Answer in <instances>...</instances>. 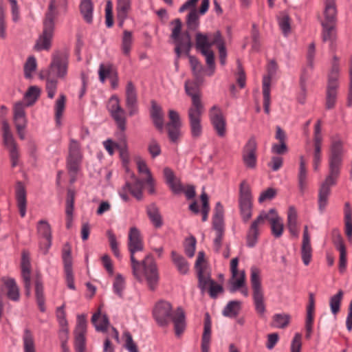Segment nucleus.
<instances>
[{
  "label": "nucleus",
  "instance_id": "nucleus-1",
  "mask_svg": "<svg viewBox=\"0 0 352 352\" xmlns=\"http://www.w3.org/2000/svg\"><path fill=\"white\" fill-rule=\"evenodd\" d=\"M127 245L133 276L140 283L145 280L150 290H155L158 285L160 274L153 255L148 254L141 261L135 257L137 252L144 250L143 239L140 231L136 227L130 228Z\"/></svg>",
  "mask_w": 352,
  "mask_h": 352
},
{
  "label": "nucleus",
  "instance_id": "nucleus-2",
  "mask_svg": "<svg viewBox=\"0 0 352 352\" xmlns=\"http://www.w3.org/2000/svg\"><path fill=\"white\" fill-rule=\"evenodd\" d=\"M345 151L342 141L334 140L332 141L328 155V175L321 184L319 190L318 206L323 211L327 204L328 197L330 194L331 186L337 183L341 173Z\"/></svg>",
  "mask_w": 352,
  "mask_h": 352
},
{
  "label": "nucleus",
  "instance_id": "nucleus-3",
  "mask_svg": "<svg viewBox=\"0 0 352 352\" xmlns=\"http://www.w3.org/2000/svg\"><path fill=\"white\" fill-rule=\"evenodd\" d=\"M153 314L157 323L161 327H166L171 320L174 324L175 333L177 337H180L186 329V317L182 308L178 307L172 313V306L170 302L160 300L156 303Z\"/></svg>",
  "mask_w": 352,
  "mask_h": 352
},
{
  "label": "nucleus",
  "instance_id": "nucleus-4",
  "mask_svg": "<svg viewBox=\"0 0 352 352\" xmlns=\"http://www.w3.org/2000/svg\"><path fill=\"white\" fill-rule=\"evenodd\" d=\"M58 14L56 1L50 0L43 22V32L38 38L34 46L37 51H48L51 48L55 30V19Z\"/></svg>",
  "mask_w": 352,
  "mask_h": 352
},
{
  "label": "nucleus",
  "instance_id": "nucleus-5",
  "mask_svg": "<svg viewBox=\"0 0 352 352\" xmlns=\"http://www.w3.org/2000/svg\"><path fill=\"white\" fill-rule=\"evenodd\" d=\"M336 15L337 9L335 0H325L324 16V20L321 22L322 27V38L323 42L329 43V48L331 50L336 49Z\"/></svg>",
  "mask_w": 352,
  "mask_h": 352
},
{
  "label": "nucleus",
  "instance_id": "nucleus-6",
  "mask_svg": "<svg viewBox=\"0 0 352 352\" xmlns=\"http://www.w3.org/2000/svg\"><path fill=\"white\" fill-rule=\"evenodd\" d=\"M340 67L339 60L333 56L331 69L328 74V82L326 91L325 107L327 109L334 108L338 97L339 87Z\"/></svg>",
  "mask_w": 352,
  "mask_h": 352
},
{
  "label": "nucleus",
  "instance_id": "nucleus-7",
  "mask_svg": "<svg viewBox=\"0 0 352 352\" xmlns=\"http://www.w3.org/2000/svg\"><path fill=\"white\" fill-rule=\"evenodd\" d=\"M250 281L255 310L256 313L262 317L265 315L266 309L264 292L261 286L260 270L256 267H251Z\"/></svg>",
  "mask_w": 352,
  "mask_h": 352
},
{
  "label": "nucleus",
  "instance_id": "nucleus-8",
  "mask_svg": "<svg viewBox=\"0 0 352 352\" xmlns=\"http://www.w3.org/2000/svg\"><path fill=\"white\" fill-rule=\"evenodd\" d=\"M69 52L64 48L58 50L52 54L49 74H54L58 78H65L67 74Z\"/></svg>",
  "mask_w": 352,
  "mask_h": 352
},
{
  "label": "nucleus",
  "instance_id": "nucleus-9",
  "mask_svg": "<svg viewBox=\"0 0 352 352\" xmlns=\"http://www.w3.org/2000/svg\"><path fill=\"white\" fill-rule=\"evenodd\" d=\"M239 207L243 221L247 223L252 216V196L250 187L245 181L240 184Z\"/></svg>",
  "mask_w": 352,
  "mask_h": 352
},
{
  "label": "nucleus",
  "instance_id": "nucleus-10",
  "mask_svg": "<svg viewBox=\"0 0 352 352\" xmlns=\"http://www.w3.org/2000/svg\"><path fill=\"white\" fill-rule=\"evenodd\" d=\"M107 109L110 116L116 122L120 133H125L126 129V113L121 107L118 96H112L107 104Z\"/></svg>",
  "mask_w": 352,
  "mask_h": 352
},
{
  "label": "nucleus",
  "instance_id": "nucleus-11",
  "mask_svg": "<svg viewBox=\"0 0 352 352\" xmlns=\"http://www.w3.org/2000/svg\"><path fill=\"white\" fill-rule=\"evenodd\" d=\"M174 27L172 30L171 38L176 44L175 52L179 56L182 51H190L191 47L190 36L188 32L181 34L182 22L180 19H176L172 21Z\"/></svg>",
  "mask_w": 352,
  "mask_h": 352
},
{
  "label": "nucleus",
  "instance_id": "nucleus-12",
  "mask_svg": "<svg viewBox=\"0 0 352 352\" xmlns=\"http://www.w3.org/2000/svg\"><path fill=\"white\" fill-rule=\"evenodd\" d=\"M68 156L67 158V166L71 173L76 174L79 168L82 160V153L79 142L70 139L68 146Z\"/></svg>",
  "mask_w": 352,
  "mask_h": 352
},
{
  "label": "nucleus",
  "instance_id": "nucleus-13",
  "mask_svg": "<svg viewBox=\"0 0 352 352\" xmlns=\"http://www.w3.org/2000/svg\"><path fill=\"white\" fill-rule=\"evenodd\" d=\"M36 230L40 239L39 249L43 254H46L52 246L51 226L47 221L40 220L37 223Z\"/></svg>",
  "mask_w": 352,
  "mask_h": 352
},
{
  "label": "nucleus",
  "instance_id": "nucleus-14",
  "mask_svg": "<svg viewBox=\"0 0 352 352\" xmlns=\"http://www.w3.org/2000/svg\"><path fill=\"white\" fill-rule=\"evenodd\" d=\"M204 111V107H189L188 118L192 138H197L202 133L201 116Z\"/></svg>",
  "mask_w": 352,
  "mask_h": 352
},
{
  "label": "nucleus",
  "instance_id": "nucleus-15",
  "mask_svg": "<svg viewBox=\"0 0 352 352\" xmlns=\"http://www.w3.org/2000/svg\"><path fill=\"white\" fill-rule=\"evenodd\" d=\"M258 216L263 217L262 225L266 221H270L272 233L276 238H279L282 236L284 229L283 220L274 209H270L268 212L262 211Z\"/></svg>",
  "mask_w": 352,
  "mask_h": 352
},
{
  "label": "nucleus",
  "instance_id": "nucleus-16",
  "mask_svg": "<svg viewBox=\"0 0 352 352\" xmlns=\"http://www.w3.org/2000/svg\"><path fill=\"white\" fill-rule=\"evenodd\" d=\"M210 122L219 137H224L226 133V121L222 111L217 105H214L209 111Z\"/></svg>",
  "mask_w": 352,
  "mask_h": 352
},
{
  "label": "nucleus",
  "instance_id": "nucleus-17",
  "mask_svg": "<svg viewBox=\"0 0 352 352\" xmlns=\"http://www.w3.org/2000/svg\"><path fill=\"white\" fill-rule=\"evenodd\" d=\"M62 258L64 264V270L67 287L71 289H75L74 279L72 270V257L70 245L67 243L62 250Z\"/></svg>",
  "mask_w": 352,
  "mask_h": 352
},
{
  "label": "nucleus",
  "instance_id": "nucleus-18",
  "mask_svg": "<svg viewBox=\"0 0 352 352\" xmlns=\"http://www.w3.org/2000/svg\"><path fill=\"white\" fill-rule=\"evenodd\" d=\"M125 106L129 116L138 113V93L134 84L129 81L125 89Z\"/></svg>",
  "mask_w": 352,
  "mask_h": 352
},
{
  "label": "nucleus",
  "instance_id": "nucleus-19",
  "mask_svg": "<svg viewBox=\"0 0 352 352\" xmlns=\"http://www.w3.org/2000/svg\"><path fill=\"white\" fill-rule=\"evenodd\" d=\"M257 144L254 137L250 138L243 149V161L249 168H254L256 165Z\"/></svg>",
  "mask_w": 352,
  "mask_h": 352
},
{
  "label": "nucleus",
  "instance_id": "nucleus-20",
  "mask_svg": "<svg viewBox=\"0 0 352 352\" xmlns=\"http://www.w3.org/2000/svg\"><path fill=\"white\" fill-rule=\"evenodd\" d=\"M21 276L24 284V287L25 289V294L28 296H29L31 294V287H32V283H31V278H30V253L26 251L23 250L22 252L21 255Z\"/></svg>",
  "mask_w": 352,
  "mask_h": 352
},
{
  "label": "nucleus",
  "instance_id": "nucleus-21",
  "mask_svg": "<svg viewBox=\"0 0 352 352\" xmlns=\"http://www.w3.org/2000/svg\"><path fill=\"white\" fill-rule=\"evenodd\" d=\"M185 91L192 100V104L190 107H204L201 100V94L199 90L198 85L196 82L186 80L184 85Z\"/></svg>",
  "mask_w": 352,
  "mask_h": 352
},
{
  "label": "nucleus",
  "instance_id": "nucleus-22",
  "mask_svg": "<svg viewBox=\"0 0 352 352\" xmlns=\"http://www.w3.org/2000/svg\"><path fill=\"white\" fill-rule=\"evenodd\" d=\"M276 129L275 138L278 141V143L272 144L271 151L272 153L276 155H284L288 151V148L286 144L287 135L285 131L279 126H277Z\"/></svg>",
  "mask_w": 352,
  "mask_h": 352
},
{
  "label": "nucleus",
  "instance_id": "nucleus-23",
  "mask_svg": "<svg viewBox=\"0 0 352 352\" xmlns=\"http://www.w3.org/2000/svg\"><path fill=\"white\" fill-rule=\"evenodd\" d=\"M16 205L21 217L26 214L27 208V194L25 186L21 182H18L16 185L15 190Z\"/></svg>",
  "mask_w": 352,
  "mask_h": 352
},
{
  "label": "nucleus",
  "instance_id": "nucleus-24",
  "mask_svg": "<svg viewBox=\"0 0 352 352\" xmlns=\"http://www.w3.org/2000/svg\"><path fill=\"white\" fill-rule=\"evenodd\" d=\"M3 142L4 146L9 150L12 166L15 167L18 164L19 153L13 135L3 136Z\"/></svg>",
  "mask_w": 352,
  "mask_h": 352
},
{
  "label": "nucleus",
  "instance_id": "nucleus-25",
  "mask_svg": "<svg viewBox=\"0 0 352 352\" xmlns=\"http://www.w3.org/2000/svg\"><path fill=\"white\" fill-rule=\"evenodd\" d=\"M212 323L208 313L205 315L204 332L201 338V352H209L211 340Z\"/></svg>",
  "mask_w": 352,
  "mask_h": 352
},
{
  "label": "nucleus",
  "instance_id": "nucleus-26",
  "mask_svg": "<svg viewBox=\"0 0 352 352\" xmlns=\"http://www.w3.org/2000/svg\"><path fill=\"white\" fill-rule=\"evenodd\" d=\"M263 217L258 216L252 223L247 234V245L253 248L257 243L259 234L258 226H262Z\"/></svg>",
  "mask_w": 352,
  "mask_h": 352
},
{
  "label": "nucleus",
  "instance_id": "nucleus-27",
  "mask_svg": "<svg viewBox=\"0 0 352 352\" xmlns=\"http://www.w3.org/2000/svg\"><path fill=\"white\" fill-rule=\"evenodd\" d=\"M151 117L155 126L162 132L164 124V115L162 107L154 100L151 101Z\"/></svg>",
  "mask_w": 352,
  "mask_h": 352
},
{
  "label": "nucleus",
  "instance_id": "nucleus-28",
  "mask_svg": "<svg viewBox=\"0 0 352 352\" xmlns=\"http://www.w3.org/2000/svg\"><path fill=\"white\" fill-rule=\"evenodd\" d=\"M307 170L303 156L300 157L299 170L298 173V186L301 195H303L307 188Z\"/></svg>",
  "mask_w": 352,
  "mask_h": 352
},
{
  "label": "nucleus",
  "instance_id": "nucleus-29",
  "mask_svg": "<svg viewBox=\"0 0 352 352\" xmlns=\"http://www.w3.org/2000/svg\"><path fill=\"white\" fill-rule=\"evenodd\" d=\"M297 219L298 214L296 208L294 206H289L287 212V226L290 234L296 238L299 235Z\"/></svg>",
  "mask_w": 352,
  "mask_h": 352
},
{
  "label": "nucleus",
  "instance_id": "nucleus-30",
  "mask_svg": "<svg viewBox=\"0 0 352 352\" xmlns=\"http://www.w3.org/2000/svg\"><path fill=\"white\" fill-rule=\"evenodd\" d=\"M7 289V296L12 301H19L20 298L19 289L15 280L11 278L3 277L1 278Z\"/></svg>",
  "mask_w": 352,
  "mask_h": 352
},
{
  "label": "nucleus",
  "instance_id": "nucleus-31",
  "mask_svg": "<svg viewBox=\"0 0 352 352\" xmlns=\"http://www.w3.org/2000/svg\"><path fill=\"white\" fill-rule=\"evenodd\" d=\"M14 122L16 128H26L27 126L28 120L22 102L16 103L14 107Z\"/></svg>",
  "mask_w": 352,
  "mask_h": 352
},
{
  "label": "nucleus",
  "instance_id": "nucleus-32",
  "mask_svg": "<svg viewBox=\"0 0 352 352\" xmlns=\"http://www.w3.org/2000/svg\"><path fill=\"white\" fill-rule=\"evenodd\" d=\"M142 190L143 181L137 178H135V182L133 184L126 182L123 187L124 191H129L138 200H141L142 198Z\"/></svg>",
  "mask_w": 352,
  "mask_h": 352
},
{
  "label": "nucleus",
  "instance_id": "nucleus-33",
  "mask_svg": "<svg viewBox=\"0 0 352 352\" xmlns=\"http://www.w3.org/2000/svg\"><path fill=\"white\" fill-rule=\"evenodd\" d=\"M80 11L84 20L88 23H91L93 21L94 11V6L91 0H81Z\"/></svg>",
  "mask_w": 352,
  "mask_h": 352
},
{
  "label": "nucleus",
  "instance_id": "nucleus-34",
  "mask_svg": "<svg viewBox=\"0 0 352 352\" xmlns=\"http://www.w3.org/2000/svg\"><path fill=\"white\" fill-rule=\"evenodd\" d=\"M147 215L153 225L159 228L162 226V216L158 208L155 204H151L146 208Z\"/></svg>",
  "mask_w": 352,
  "mask_h": 352
},
{
  "label": "nucleus",
  "instance_id": "nucleus-35",
  "mask_svg": "<svg viewBox=\"0 0 352 352\" xmlns=\"http://www.w3.org/2000/svg\"><path fill=\"white\" fill-rule=\"evenodd\" d=\"M171 258L179 272L186 274L189 270V265L184 256L177 254L175 251L171 252Z\"/></svg>",
  "mask_w": 352,
  "mask_h": 352
},
{
  "label": "nucleus",
  "instance_id": "nucleus-36",
  "mask_svg": "<svg viewBox=\"0 0 352 352\" xmlns=\"http://www.w3.org/2000/svg\"><path fill=\"white\" fill-rule=\"evenodd\" d=\"M91 322L98 331H106L109 322L106 315L101 316L100 312L95 313L91 318Z\"/></svg>",
  "mask_w": 352,
  "mask_h": 352
},
{
  "label": "nucleus",
  "instance_id": "nucleus-37",
  "mask_svg": "<svg viewBox=\"0 0 352 352\" xmlns=\"http://www.w3.org/2000/svg\"><path fill=\"white\" fill-rule=\"evenodd\" d=\"M118 135L120 144H116V147L120 151V155L122 160L125 163H128L129 160V154L128 151V145L126 135L125 133H119Z\"/></svg>",
  "mask_w": 352,
  "mask_h": 352
},
{
  "label": "nucleus",
  "instance_id": "nucleus-38",
  "mask_svg": "<svg viewBox=\"0 0 352 352\" xmlns=\"http://www.w3.org/2000/svg\"><path fill=\"white\" fill-rule=\"evenodd\" d=\"M197 276L199 279V287L201 292L204 293L206 289L209 288L214 281L211 279L210 276L205 269H199Z\"/></svg>",
  "mask_w": 352,
  "mask_h": 352
},
{
  "label": "nucleus",
  "instance_id": "nucleus-39",
  "mask_svg": "<svg viewBox=\"0 0 352 352\" xmlns=\"http://www.w3.org/2000/svg\"><path fill=\"white\" fill-rule=\"evenodd\" d=\"M245 274L244 271H241L238 273V275L235 277L232 276V278L230 280V286L229 291L230 293H234L241 287L245 286Z\"/></svg>",
  "mask_w": 352,
  "mask_h": 352
},
{
  "label": "nucleus",
  "instance_id": "nucleus-40",
  "mask_svg": "<svg viewBox=\"0 0 352 352\" xmlns=\"http://www.w3.org/2000/svg\"><path fill=\"white\" fill-rule=\"evenodd\" d=\"M133 41V34L132 32L129 30H124L123 35L122 37V43H121V49L122 53L125 56H129L131 52V50L132 47Z\"/></svg>",
  "mask_w": 352,
  "mask_h": 352
},
{
  "label": "nucleus",
  "instance_id": "nucleus-41",
  "mask_svg": "<svg viewBox=\"0 0 352 352\" xmlns=\"http://www.w3.org/2000/svg\"><path fill=\"white\" fill-rule=\"evenodd\" d=\"M212 228L215 232V237L213 240L214 249L216 252H219L224 235V224H219V223L212 224Z\"/></svg>",
  "mask_w": 352,
  "mask_h": 352
},
{
  "label": "nucleus",
  "instance_id": "nucleus-42",
  "mask_svg": "<svg viewBox=\"0 0 352 352\" xmlns=\"http://www.w3.org/2000/svg\"><path fill=\"white\" fill-rule=\"evenodd\" d=\"M35 294L39 309L41 311L44 312L45 311V307L43 287L39 278H37L35 282Z\"/></svg>",
  "mask_w": 352,
  "mask_h": 352
},
{
  "label": "nucleus",
  "instance_id": "nucleus-43",
  "mask_svg": "<svg viewBox=\"0 0 352 352\" xmlns=\"http://www.w3.org/2000/svg\"><path fill=\"white\" fill-rule=\"evenodd\" d=\"M241 309V302L238 300L230 301L223 310V315L226 317H236Z\"/></svg>",
  "mask_w": 352,
  "mask_h": 352
},
{
  "label": "nucleus",
  "instance_id": "nucleus-44",
  "mask_svg": "<svg viewBox=\"0 0 352 352\" xmlns=\"http://www.w3.org/2000/svg\"><path fill=\"white\" fill-rule=\"evenodd\" d=\"M290 322V316L286 314H276L274 315L272 326L278 329L285 328Z\"/></svg>",
  "mask_w": 352,
  "mask_h": 352
},
{
  "label": "nucleus",
  "instance_id": "nucleus-45",
  "mask_svg": "<svg viewBox=\"0 0 352 352\" xmlns=\"http://www.w3.org/2000/svg\"><path fill=\"white\" fill-rule=\"evenodd\" d=\"M300 253L304 265L307 266L309 265L312 258L311 241H302Z\"/></svg>",
  "mask_w": 352,
  "mask_h": 352
},
{
  "label": "nucleus",
  "instance_id": "nucleus-46",
  "mask_svg": "<svg viewBox=\"0 0 352 352\" xmlns=\"http://www.w3.org/2000/svg\"><path fill=\"white\" fill-rule=\"evenodd\" d=\"M263 107L266 113H270V78H266L263 81Z\"/></svg>",
  "mask_w": 352,
  "mask_h": 352
},
{
  "label": "nucleus",
  "instance_id": "nucleus-47",
  "mask_svg": "<svg viewBox=\"0 0 352 352\" xmlns=\"http://www.w3.org/2000/svg\"><path fill=\"white\" fill-rule=\"evenodd\" d=\"M131 7V0H118L116 7L117 17L127 18Z\"/></svg>",
  "mask_w": 352,
  "mask_h": 352
},
{
  "label": "nucleus",
  "instance_id": "nucleus-48",
  "mask_svg": "<svg viewBox=\"0 0 352 352\" xmlns=\"http://www.w3.org/2000/svg\"><path fill=\"white\" fill-rule=\"evenodd\" d=\"M66 98L64 94H60L56 101L55 109V118L57 124H60V119L65 107Z\"/></svg>",
  "mask_w": 352,
  "mask_h": 352
},
{
  "label": "nucleus",
  "instance_id": "nucleus-49",
  "mask_svg": "<svg viewBox=\"0 0 352 352\" xmlns=\"http://www.w3.org/2000/svg\"><path fill=\"white\" fill-rule=\"evenodd\" d=\"M23 342L24 352H36L34 337L30 330H25Z\"/></svg>",
  "mask_w": 352,
  "mask_h": 352
},
{
  "label": "nucleus",
  "instance_id": "nucleus-50",
  "mask_svg": "<svg viewBox=\"0 0 352 352\" xmlns=\"http://www.w3.org/2000/svg\"><path fill=\"white\" fill-rule=\"evenodd\" d=\"M114 73H117L116 70L111 65L100 64L98 69L99 79L101 82H104L106 78L112 77Z\"/></svg>",
  "mask_w": 352,
  "mask_h": 352
},
{
  "label": "nucleus",
  "instance_id": "nucleus-51",
  "mask_svg": "<svg viewBox=\"0 0 352 352\" xmlns=\"http://www.w3.org/2000/svg\"><path fill=\"white\" fill-rule=\"evenodd\" d=\"M343 292L342 290H339L336 294L332 296L330 298L329 305L331 313L334 315H336L340 311V304L343 298Z\"/></svg>",
  "mask_w": 352,
  "mask_h": 352
},
{
  "label": "nucleus",
  "instance_id": "nucleus-52",
  "mask_svg": "<svg viewBox=\"0 0 352 352\" xmlns=\"http://www.w3.org/2000/svg\"><path fill=\"white\" fill-rule=\"evenodd\" d=\"M41 94V89L37 86H31L25 94L27 100V106L32 105L38 98Z\"/></svg>",
  "mask_w": 352,
  "mask_h": 352
},
{
  "label": "nucleus",
  "instance_id": "nucleus-53",
  "mask_svg": "<svg viewBox=\"0 0 352 352\" xmlns=\"http://www.w3.org/2000/svg\"><path fill=\"white\" fill-rule=\"evenodd\" d=\"M210 47L211 43L206 35L201 33H197L196 34V47L201 52V53L203 51L210 50Z\"/></svg>",
  "mask_w": 352,
  "mask_h": 352
},
{
  "label": "nucleus",
  "instance_id": "nucleus-54",
  "mask_svg": "<svg viewBox=\"0 0 352 352\" xmlns=\"http://www.w3.org/2000/svg\"><path fill=\"white\" fill-rule=\"evenodd\" d=\"M57 86L58 80L56 79L52 78L50 75L48 74L46 77L45 89L49 98L52 99L54 97L57 90Z\"/></svg>",
  "mask_w": 352,
  "mask_h": 352
},
{
  "label": "nucleus",
  "instance_id": "nucleus-55",
  "mask_svg": "<svg viewBox=\"0 0 352 352\" xmlns=\"http://www.w3.org/2000/svg\"><path fill=\"white\" fill-rule=\"evenodd\" d=\"M189 61L194 76L197 79H199L204 69L203 66L195 56H189Z\"/></svg>",
  "mask_w": 352,
  "mask_h": 352
},
{
  "label": "nucleus",
  "instance_id": "nucleus-56",
  "mask_svg": "<svg viewBox=\"0 0 352 352\" xmlns=\"http://www.w3.org/2000/svg\"><path fill=\"white\" fill-rule=\"evenodd\" d=\"M187 26L191 30H195L199 27V16L195 9L192 10L188 15Z\"/></svg>",
  "mask_w": 352,
  "mask_h": 352
},
{
  "label": "nucleus",
  "instance_id": "nucleus-57",
  "mask_svg": "<svg viewBox=\"0 0 352 352\" xmlns=\"http://www.w3.org/2000/svg\"><path fill=\"white\" fill-rule=\"evenodd\" d=\"M107 234L109 241V245H110V247H111V249L113 253L117 258H120L121 257V255H120V250L118 248V243L116 240V235L113 234V232L111 230H108L107 232Z\"/></svg>",
  "mask_w": 352,
  "mask_h": 352
},
{
  "label": "nucleus",
  "instance_id": "nucleus-58",
  "mask_svg": "<svg viewBox=\"0 0 352 352\" xmlns=\"http://www.w3.org/2000/svg\"><path fill=\"white\" fill-rule=\"evenodd\" d=\"M36 69V60L34 56L28 58L24 66V74L26 78H30L32 74Z\"/></svg>",
  "mask_w": 352,
  "mask_h": 352
},
{
  "label": "nucleus",
  "instance_id": "nucleus-59",
  "mask_svg": "<svg viewBox=\"0 0 352 352\" xmlns=\"http://www.w3.org/2000/svg\"><path fill=\"white\" fill-rule=\"evenodd\" d=\"M201 54L205 56L206 61L209 67L208 75L212 76L214 72V56L211 50L203 51Z\"/></svg>",
  "mask_w": 352,
  "mask_h": 352
},
{
  "label": "nucleus",
  "instance_id": "nucleus-60",
  "mask_svg": "<svg viewBox=\"0 0 352 352\" xmlns=\"http://www.w3.org/2000/svg\"><path fill=\"white\" fill-rule=\"evenodd\" d=\"M224 224L223 222V207L220 202H217L214 208V214L212 219V224Z\"/></svg>",
  "mask_w": 352,
  "mask_h": 352
},
{
  "label": "nucleus",
  "instance_id": "nucleus-61",
  "mask_svg": "<svg viewBox=\"0 0 352 352\" xmlns=\"http://www.w3.org/2000/svg\"><path fill=\"white\" fill-rule=\"evenodd\" d=\"M278 25L284 35L290 32V19L288 15L284 14L278 18Z\"/></svg>",
  "mask_w": 352,
  "mask_h": 352
},
{
  "label": "nucleus",
  "instance_id": "nucleus-62",
  "mask_svg": "<svg viewBox=\"0 0 352 352\" xmlns=\"http://www.w3.org/2000/svg\"><path fill=\"white\" fill-rule=\"evenodd\" d=\"M124 289V279L122 275L118 274L113 283L114 292L119 296L122 297V292Z\"/></svg>",
  "mask_w": 352,
  "mask_h": 352
},
{
  "label": "nucleus",
  "instance_id": "nucleus-63",
  "mask_svg": "<svg viewBox=\"0 0 352 352\" xmlns=\"http://www.w3.org/2000/svg\"><path fill=\"white\" fill-rule=\"evenodd\" d=\"M87 330V321L85 316L79 315L77 317V324L75 335H85Z\"/></svg>",
  "mask_w": 352,
  "mask_h": 352
},
{
  "label": "nucleus",
  "instance_id": "nucleus-64",
  "mask_svg": "<svg viewBox=\"0 0 352 352\" xmlns=\"http://www.w3.org/2000/svg\"><path fill=\"white\" fill-rule=\"evenodd\" d=\"M74 349L76 352H85V335H75Z\"/></svg>",
  "mask_w": 352,
  "mask_h": 352
}]
</instances>
